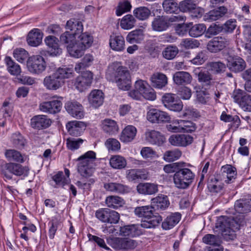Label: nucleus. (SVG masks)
Instances as JSON below:
<instances>
[{
    "instance_id": "nucleus-40",
    "label": "nucleus",
    "mask_w": 251,
    "mask_h": 251,
    "mask_svg": "<svg viewBox=\"0 0 251 251\" xmlns=\"http://www.w3.org/2000/svg\"><path fill=\"white\" fill-rule=\"evenodd\" d=\"M65 28L75 36L82 33L83 30L82 22L75 18L71 19L67 22Z\"/></svg>"
},
{
    "instance_id": "nucleus-51",
    "label": "nucleus",
    "mask_w": 251,
    "mask_h": 251,
    "mask_svg": "<svg viewBox=\"0 0 251 251\" xmlns=\"http://www.w3.org/2000/svg\"><path fill=\"white\" fill-rule=\"evenodd\" d=\"M84 49L86 50L89 48L94 41L93 36L87 32H82L79 34L76 40Z\"/></svg>"
},
{
    "instance_id": "nucleus-43",
    "label": "nucleus",
    "mask_w": 251,
    "mask_h": 251,
    "mask_svg": "<svg viewBox=\"0 0 251 251\" xmlns=\"http://www.w3.org/2000/svg\"><path fill=\"white\" fill-rule=\"evenodd\" d=\"M78 164L77 170L80 175L84 177H88L91 176L94 173V168L93 167V163L89 162H84V161H79Z\"/></svg>"
},
{
    "instance_id": "nucleus-18",
    "label": "nucleus",
    "mask_w": 251,
    "mask_h": 251,
    "mask_svg": "<svg viewBox=\"0 0 251 251\" xmlns=\"http://www.w3.org/2000/svg\"><path fill=\"white\" fill-rule=\"evenodd\" d=\"M51 120L45 115H35L30 119L31 127L36 130L47 129L51 126Z\"/></svg>"
},
{
    "instance_id": "nucleus-39",
    "label": "nucleus",
    "mask_w": 251,
    "mask_h": 251,
    "mask_svg": "<svg viewBox=\"0 0 251 251\" xmlns=\"http://www.w3.org/2000/svg\"><path fill=\"white\" fill-rule=\"evenodd\" d=\"M147 140L151 144L161 146L166 142L165 136L160 132L152 130L146 133Z\"/></svg>"
},
{
    "instance_id": "nucleus-11",
    "label": "nucleus",
    "mask_w": 251,
    "mask_h": 251,
    "mask_svg": "<svg viewBox=\"0 0 251 251\" xmlns=\"http://www.w3.org/2000/svg\"><path fill=\"white\" fill-rule=\"evenodd\" d=\"M96 217L102 223L116 224L120 220V214L107 208H100L95 212Z\"/></svg>"
},
{
    "instance_id": "nucleus-13",
    "label": "nucleus",
    "mask_w": 251,
    "mask_h": 251,
    "mask_svg": "<svg viewBox=\"0 0 251 251\" xmlns=\"http://www.w3.org/2000/svg\"><path fill=\"white\" fill-rule=\"evenodd\" d=\"M162 101L165 107L171 111L179 112L182 109V102L175 94H165L162 97Z\"/></svg>"
},
{
    "instance_id": "nucleus-37",
    "label": "nucleus",
    "mask_w": 251,
    "mask_h": 251,
    "mask_svg": "<svg viewBox=\"0 0 251 251\" xmlns=\"http://www.w3.org/2000/svg\"><path fill=\"white\" fill-rule=\"evenodd\" d=\"M109 46L111 49L116 51H123L125 49V41L121 35H112L110 36Z\"/></svg>"
},
{
    "instance_id": "nucleus-60",
    "label": "nucleus",
    "mask_w": 251,
    "mask_h": 251,
    "mask_svg": "<svg viewBox=\"0 0 251 251\" xmlns=\"http://www.w3.org/2000/svg\"><path fill=\"white\" fill-rule=\"evenodd\" d=\"M84 141L81 138L69 137L66 139V147L68 150L74 151L78 149Z\"/></svg>"
},
{
    "instance_id": "nucleus-56",
    "label": "nucleus",
    "mask_w": 251,
    "mask_h": 251,
    "mask_svg": "<svg viewBox=\"0 0 251 251\" xmlns=\"http://www.w3.org/2000/svg\"><path fill=\"white\" fill-rule=\"evenodd\" d=\"M133 15L138 20L144 21L147 20L151 15L150 10L147 7L140 6L134 9Z\"/></svg>"
},
{
    "instance_id": "nucleus-31",
    "label": "nucleus",
    "mask_w": 251,
    "mask_h": 251,
    "mask_svg": "<svg viewBox=\"0 0 251 251\" xmlns=\"http://www.w3.org/2000/svg\"><path fill=\"white\" fill-rule=\"evenodd\" d=\"M181 214L179 212L171 213L162 222V227L164 230H169L175 227L180 221Z\"/></svg>"
},
{
    "instance_id": "nucleus-32",
    "label": "nucleus",
    "mask_w": 251,
    "mask_h": 251,
    "mask_svg": "<svg viewBox=\"0 0 251 251\" xmlns=\"http://www.w3.org/2000/svg\"><path fill=\"white\" fill-rule=\"evenodd\" d=\"M58 39L53 36H48L46 37L45 42L50 48L49 52L52 56H56L62 53V49L58 45Z\"/></svg>"
},
{
    "instance_id": "nucleus-53",
    "label": "nucleus",
    "mask_w": 251,
    "mask_h": 251,
    "mask_svg": "<svg viewBox=\"0 0 251 251\" xmlns=\"http://www.w3.org/2000/svg\"><path fill=\"white\" fill-rule=\"evenodd\" d=\"M109 163L111 167L116 169H122L126 166V160L120 155H115L111 157Z\"/></svg>"
},
{
    "instance_id": "nucleus-29",
    "label": "nucleus",
    "mask_w": 251,
    "mask_h": 251,
    "mask_svg": "<svg viewBox=\"0 0 251 251\" xmlns=\"http://www.w3.org/2000/svg\"><path fill=\"white\" fill-rule=\"evenodd\" d=\"M104 99V93L99 89L92 90L88 96L90 104L95 108H98L101 106L103 103Z\"/></svg>"
},
{
    "instance_id": "nucleus-17",
    "label": "nucleus",
    "mask_w": 251,
    "mask_h": 251,
    "mask_svg": "<svg viewBox=\"0 0 251 251\" xmlns=\"http://www.w3.org/2000/svg\"><path fill=\"white\" fill-rule=\"evenodd\" d=\"M147 119L152 123L161 124L169 122L171 118L166 112L152 108L148 112Z\"/></svg>"
},
{
    "instance_id": "nucleus-23",
    "label": "nucleus",
    "mask_w": 251,
    "mask_h": 251,
    "mask_svg": "<svg viewBox=\"0 0 251 251\" xmlns=\"http://www.w3.org/2000/svg\"><path fill=\"white\" fill-rule=\"evenodd\" d=\"M103 188L106 191L122 195L128 194L131 190L129 186L116 182L104 183Z\"/></svg>"
},
{
    "instance_id": "nucleus-19",
    "label": "nucleus",
    "mask_w": 251,
    "mask_h": 251,
    "mask_svg": "<svg viewBox=\"0 0 251 251\" xmlns=\"http://www.w3.org/2000/svg\"><path fill=\"white\" fill-rule=\"evenodd\" d=\"M215 174L219 175L223 181L224 180L226 183H230L236 178L237 171L235 167L231 165L226 164L221 167L219 173Z\"/></svg>"
},
{
    "instance_id": "nucleus-7",
    "label": "nucleus",
    "mask_w": 251,
    "mask_h": 251,
    "mask_svg": "<svg viewBox=\"0 0 251 251\" xmlns=\"http://www.w3.org/2000/svg\"><path fill=\"white\" fill-rule=\"evenodd\" d=\"M108 243L114 250L122 251L133 250L138 245L137 241L124 236L110 238L108 240Z\"/></svg>"
},
{
    "instance_id": "nucleus-59",
    "label": "nucleus",
    "mask_w": 251,
    "mask_h": 251,
    "mask_svg": "<svg viewBox=\"0 0 251 251\" xmlns=\"http://www.w3.org/2000/svg\"><path fill=\"white\" fill-rule=\"evenodd\" d=\"M136 21L133 16L127 14L122 19L120 26L123 29H129L134 26Z\"/></svg>"
},
{
    "instance_id": "nucleus-38",
    "label": "nucleus",
    "mask_w": 251,
    "mask_h": 251,
    "mask_svg": "<svg viewBox=\"0 0 251 251\" xmlns=\"http://www.w3.org/2000/svg\"><path fill=\"white\" fill-rule=\"evenodd\" d=\"M174 83L177 85H185L190 84L192 80V77L187 72L178 71L173 75Z\"/></svg>"
},
{
    "instance_id": "nucleus-49",
    "label": "nucleus",
    "mask_w": 251,
    "mask_h": 251,
    "mask_svg": "<svg viewBox=\"0 0 251 251\" xmlns=\"http://www.w3.org/2000/svg\"><path fill=\"white\" fill-rule=\"evenodd\" d=\"M206 31V25L204 24H196L190 25L189 35L190 36L197 38L205 35Z\"/></svg>"
},
{
    "instance_id": "nucleus-41",
    "label": "nucleus",
    "mask_w": 251,
    "mask_h": 251,
    "mask_svg": "<svg viewBox=\"0 0 251 251\" xmlns=\"http://www.w3.org/2000/svg\"><path fill=\"white\" fill-rule=\"evenodd\" d=\"M235 210L241 214L251 212V199H241L234 203Z\"/></svg>"
},
{
    "instance_id": "nucleus-50",
    "label": "nucleus",
    "mask_w": 251,
    "mask_h": 251,
    "mask_svg": "<svg viewBox=\"0 0 251 251\" xmlns=\"http://www.w3.org/2000/svg\"><path fill=\"white\" fill-rule=\"evenodd\" d=\"M11 141L13 146L19 150L23 149L26 143V139L19 132L12 134Z\"/></svg>"
},
{
    "instance_id": "nucleus-24",
    "label": "nucleus",
    "mask_w": 251,
    "mask_h": 251,
    "mask_svg": "<svg viewBox=\"0 0 251 251\" xmlns=\"http://www.w3.org/2000/svg\"><path fill=\"white\" fill-rule=\"evenodd\" d=\"M149 174L145 169H133L127 170L126 171V178L130 182H138L143 180L148 179Z\"/></svg>"
},
{
    "instance_id": "nucleus-58",
    "label": "nucleus",
    "mask_w": 251,
    "mask_h": 251,
    "mask_svg": "<svg viewBox=\"0 0 251 251\" xmlns=\"http://www.w3.org/2000/svg\"><path fill=\"white\" fill-rule=\"evenodd\" d=\"M76 40V36L69 31H65L60 36V43L64 45L66 48L75 43Z\"/></svg>"
},
{
    "instance_id": "nucleus-21",
    "label": "nucleus",
    "mask_w": 251,
    "mask_h": 251,
    "mask_svg": "<svg viewBox=\"0 0 251 251\" xmlns=\"http://www.w3.org/2000/svg\"><path fill=\"white\" fill-rule=\"evenodd\" d=\"M231 12L225 6L217 7L206 13L204 16L205 20L214 21L224 17H229Z\"/></svg>"
},
{
    "instance_id": "nucleus-34",
    "label": "nucleus",
    "mask_w": 251,
    "mask_h": 251,
    "mask_svg": "<svg viewBox=\"0 0 251 251\" xmlns=\"http://www.w3.org/2000/svg\"><path fill=\"white\" fill-rule=\"evenodd\" d=\"M136 190L138 193L144 195H153L158 191L157 184L149 182L139 183L136 187Z\"/></svg>"
},
{
    "instance_id": "nucleus-1",
    "label": "nucleus",
    "mask_w": 251,
    "mask_h": 251,
    "mask_svg": "<svg viewBox=\"0 0 251 251\" xmlns=\"http://www.w3.org/2000/svg\"><path fill=\"white\" fill-rule=\"evenodd\" d=\"M134 212L137 217L144 219L142 220L140 226L145 228H154L162 221L161 216L154 211L151 204L137 206L135 208Z\"/></svg>"
},
{
    "instance_id": "nucleus-61",
    "label": "nucleus",
    "mask_w": 251,
    "mask_h": 251,
    "mask_svg": "<svg viewBox=\"0 0 251 251\" xmlns=\"http://www.w3.org/2000/svg\"><path fill=\"white\" fill-rule=\"evenodd\" d=\"M222 29L221 25H220L212 23L207 28L206 27L205 37L207 38H210L222 32Z\"/></svg>"
},
{
    "instance_id": "nucleus-57",
    "label": "nucleus",
    "mask_w": 251,
    "mask_h": 251,
    "mask_svg": "<svg viewBox=\"0 0 251 251\" xmlns=\"http://www.w3.org/2000/svg\"><path fill=\"white\" fill-rule=\"evenodd\" d=\"M182 152L178 149L170 150L165 151L163 154V159L168 162H173L178 159L181 156Z\"/></svg>"
},
{
    "instance_id": "nucleus-36",
    "label": "nucleus",
    "mask_w": 251,
    "mask_h": 251,
    "mask_svg": "<svg viewBox=\"0 0 251 251\" xmlns=\"http://www.w3.org/2000/svg\"><path fill=\"white\" fill-rule=\"evenodd\" d=\"M101 127L102 130L109 135L117 134L119 130L117 123L111 119H105L101 121Z\"/></svg>"
},
{
    "instance_id": "nucleus-64",
    "label": "nucleus",
    "mask_w": 251,
    "mask_h": 251,
    "mask_svg": "<svg viewBox=\"0 0 251 251\" xmlns=\"http://www.w3.org/2000/svg\"><path fill=\"white\" fill-rule=\"evenodd\" d=\"M93 61V55L90 53L86 54L81 59V61L77 64L75 69L77 70L78 68L79 70H81L87 68L92 64Z\"/></svg>"
},
{
    "instance_id": "nucleus-22",
    "label": "nucleus",
    "mask_w": 251,
    "mask_h": 251,
    "mask_svg": "<svg viewBox=\"0 0 251 251\" xmlns=\"http://www.w3.org/2000/svg\"><path fill=\"white\" fill-rule=\"evenodd\" d=\"M86 124L79 121H71L66 124V128L69 135L72 136L78 137L80 136L85 130Z\"/></svg>"
},
{
    "instance_id": "nucleus-45",
    "label": "nucleus",
    "mask_w": 251,
    "mask_h": 251,
    "mask_svg": "<svg viewBox=\"0 0 251 251\" xmlns=\"http://www.w3.org/2000/svg\"><path fill=\"white\" fill-rule=\"evenodd\" d=\"M151 80L152 86L158 89L165 87L168 82L166 75L162 73L153 74L151 77Z\"/></svg>"
},
{
    "instance_id": "nucleus-47",
    "label": "nucleus",
    "mask_w": 251,
    "mask_h": 251,
    "mask_svg": "<svg viewBox=\"0 0 251 251\" xmlns=\"http://www.w3.org/2000/svg\"><path fill=\"white\" fill-rule=\"evenodd\" d=\"M67 50L70 56L75 58L81 57L85 51L84 48L80 44H78V42L76 40L75 43L68 47Z\"/></svg>"
},
{
    "instance_id": "nucleus-5",
    "label": "nucleus",
    "mask_w": 251,
    "mask_h": 251,
    "mask_svg": "<svg viewBox=\"0 0 251 251\" xmlns=\"http://www.w3.org/2000/svg\"><path fill=\"white\" fill-rule=\"evenodd\" d=\"M21 164L15 162L5 163L1 168L2 175L8 180L12 179L13 175L17 176H27L29 172L28 167L24 166Z\"/></svg>"
},
{
    "instance_id": "nucleus-52",
    "label": "nucleus",
    "mask_w": 251,
    "mask_h": 251,
    "mask_svg": "<svg viewBox=\"0 0 251 251\" xmlns=\"http://www.w3.org/2000/svg\"><path fill=\"white\" fill-rule=\"evenodd\" d=\"M208 70L211 73L214 75L221 74L224 73L227 66L221 61L210 62L208 64Z\"/></svg>"
},
{
    "instance_id": "nucleus-20",
    "label": "nucleus",
    "mask_w": 251,
    "mask_h": 251,
    "mask_svg": "<svg viewBox=\"0 0 251 251\" xmlns=\"http://www.w3.org/2000/svg\"><path fill=\"white\" fill-rule=\"evenodd\" d=\"M229 44L227 39L222 36L214 37L207 45V50L211 52L217 53L223 50Z\"/></svg>"
},
{
    "instance_id": "nucleus-28",
    "label": "nucleus",
    "mask_w": 251,
    "mask_h": 251,
    "mask_svg": "<svg viewBox=\"0 0 251 251\" xmlns=\"http://www.w3.org/2000/svg\"><path fill=\"white\" fill-rule=\"evenodd\" d=\"M143 233L142 229L136 225H126L120 227V234L126 237H136Z\"/></svg>"
},
{
    "instance_id": "nucleus-46",
    "label": "nucleus",
    "mask_w": 251,
    "mask_h": 251,
    "mask_svg": "<svg viewBox=\"0 0 251 251\" xmlns=\"http://www.w3.org/2000/svg\"><path fill=\"white\" fill-rule=\"evenodd\" d=\"M144 39V31L142 29H138L130 32L127 35L126 39L130 44L141 43Z\"/></svg>"
},
{
    "instance_id": "nucleus-54",
    "label": "nucleus",
    "mask_w": 251,
    "mask_h": 251,
    "mask_svg": "<svg viewBox=\"0 0 251 251\" xmlns=\"http://www.w3.org/2000/svg\"><path fill=\"white\" fill-rule=\"evenodd\" d=\"M162 6L167 13H177L179 12V4L174 0H164Z\"/></svg>"
},
{
    "instance_id": "nucleus-8",
    "label": "nucleus",
    "mask_w": 251,
    "mask_h": 251,
    "mask_svg": "<svg viewBox=\"0 0 251 251\" xmlns=\"http://www.w3.org/2000/svg\"><path fill=\"white\" fill-rule=\"evenodd\" d=\"M186 17L181 16H173L168 17L165 16H158L153 19L151 27L154 31L161 32L166 30L172 23L177 21H184Z\"/></svg>"
},
{
    "instance_id": "nucleus-42",
    "label": "nucleus",
    "mask_w": 251,
    "mask_h": 251,
    "mask_svg": "<svg viewBox=\"0 0 251 251\" xmlns=\"http://www.w3.org/2000/svg\"><path fill=\"white\" fill-rule=\"evenodd\" d=\"M4 155L9 162L23 163L25 161L24 155L15 149L6 150Z\"/></svg>"
},
{
    "instance_id": "nucleus-9",
    "label": "nucleus",
    "mask_w": 251,
    "mask_h": 251,
    "mask_svg": "<svg viewBox=\"0 0 251 251\" xmlns=\"http://www.w3.org/2000/svg\"><path fill=\"white\" fill-rule=\"evenodd\" d=\"M114 81L119 89L128 90L131 87V76L129 71L123 66L119 67L116 71Z\"/></svg>"
},
{
    "instance_id": "nucleus-12",
    "label": "nucleus",
    "mask_w": 251,
    "mask_h": 251,
    "mask_svg": "<svg viewBox=\"0 0 251 251\" xmlns=\"http://www.w3.org/2000/svg\"><path fill=\"white\" fill-rule=\"evenodd\" d=\"M193 73L197 78L198 81L202 87L209 89L214 85L215 79L208 69H201V68H198L194 70Z\"/></svg>"
},
{
    "instance_id": "nucleus-27",
    "label": "nucleus",
    "mask_w": 251,
    "mask_h": 251,
    "mask_svg": "<svg viewBox=\"0 0 251 251\" xmlns=\"http://www.w3.org/2000/svg\"><path fill=\"white\" fill-rule=\"evenodd\" d=\"M224 188V184L220 176L214 174L209 176L207 188L209 191L213 194H217L221 192Z\"/></svg>"
},
{
    "instance_id": "nucleus-6",
    "label": "nucleus",
    "mask_w": 251,
    "mask_h": 251,
    "mask_svg": "<svg viewBox=\"0 0 251 251\" xmlns=\"http://www.w3.org/2000/svg\"><path fill=\"white\" fill-rule=\"evenodd\" d=\"M194 178V173L190 169L183 167L174 175V182L178 188L185 189L191 185Z\"/></svg>"
},
{
    "instance_id": "nucleus-35",
    "label": "nucleus",
    "mask_w": 251,
    "mask_h": 251,
    "mask_svg": "<svg viewBox=\"0 0 251 251\" xmlns=\"http://www.w3.org/2000/svg\"><path fill=\"white\" fill-rule=\"evenodd\" d=\"M43 33L38 28H33L28 33L26 41L31 47H37L41 44L43 38Z\"/></svg>"
},
{
    "instance_id": "nucleus-44",
    "label": "nucleus",
    "mask_w": 251,
    "mask_h": 251,
    "mask_svg": "<svg viewBox=\"0 0 251 251\" xmlns=\"http://www.w3.org/2000/svg\"><path fill=\"white\" fill-rule=\"evenodd\" d=\"M4 61L7 67V70L11 75L17 76L21 74L20 66L16 63L11 57L5 56Z\"/></svg>"
},
{
    "instance_id": "nucleus-10",
    "label": "nucleus",
    "mask_w": 251,
    "mask_h": 251,
    "mask_svg": "<svg viewBox=\"0 0 251 251\" xmlns=\"http://www.w3.org/2000/svg\"><path fill=\"white\" fill-rule=\"evenodd\" d=\"M26 66L28 71L31 74L40 75L45 71L47 63L42 56L33 55L28 58Z\"/></svg>"
},
{
    "instance_id": "nucleus-16",
    "label": "nucleus",
    "mask_w": 251,
    "mask_h": 251,
    "mask_svg": "<svg viewBox=\"0 0 251 251\" xmlns=\"http://www.w3.org/2000/svg\"><path fill=\"white\" fill-rule=\"evenodd\" d=\"M62 106V102L60 100H52L41 102L39 105V109L44 113L55 114L61 111Z\"/></svg>"
},
{
    "instance_id": "nucleus-3",
    "label": "nucleus",
    "mask_w": 251,
    "mask_h": 251,
    "mask_svg": "<svg viewBox=\"0 0 251 251\" xmlns=\"http://www.w3.org/2000/svg\"><path fill=\"white\" fill-rule=\"evenodd\" d=\"M216 227L222 231L224 240L228 241L236 238L235 231L239 229V225L232 217L221 216L216 223Z\"/></svg>"
},
{
    "instance_id": "nucleus-30",
    "label": "nucleus",
    "mask_w": 251,
    "mask_h": 251,
    "mask_svg": "<svg viewBox=\"0 0 251 251\" xmlns=\"http://www.w3.org/2000/svg\"><path fill=\"white\" fill-rule=\"evenodd\" d=\"M137 132V129L134 126L127 125L122 130L119 139L126 144L131 142L135 139Z\"/></svg>"
},
{
    "instance_id": "nucleus-55",
    "label": "nucleus",
    "mask_w": 251,
    "mask_h": 251,
    "mask_svg": "<svg viewBox=\"0 0 251 251\" xmlns=\"http://www.w3.org/2000/svg\"><path fill=\"white\" fill-rule=\"evenodd\" d=\"M52 180L55 182L54 188L64 187L69 183V180L66 178L62 171H58L55 175L51 176Z\"/></svg>"
},
{
    "instance_id": "nucleus-48",
    "label": "nucleus",
    "mask_w": 251,
    "mask_h": 251,
    "mask_svg": "<svg viewBox=\"0 0 251 251\" xmlns=\"http://www.w3.org/2000/svg\"><path fill=\"white\" fill-rule=\"evenodd\" d=\"M105 202L108 207L113 209H117L125 204L124 200L118 196H109L106 197Z\"/></svg>"
},
{
    "instance_id": "nucleus-2",
    "label": "nucleus",
    "mask_w": 251,
    "mask_h": 251,
    "mask_svg": "<svg viewBox=\"0 0 251 251\" xmlns=\"http://www.w3.org/2000/svg\"><path fill=\"white\" fill-rule=\"evenodd\" d=\"M73 70L70 68H59L52 74L46 76L43 80V84L49 90L55 91L64 84V80L72 76Z\"/></svg>"
},
{
    "instance_id": "nucleus-26",
    "label": "nucleus",
    "mask_w": 251,
    "mask_h": 251,
    "mask_svg": "<svg viewBox=\"0 0 251 251\" xmlns=\"http://www.w3.org/2000/svg\"><path fill=\"white\" fill-rule=\"evenodd\" d=\"M67 112L73 117L81 119L83 117V107L76 101H68L65 105Z\"/></svg>"
},
{
    "instance_id": "nucleus-4",
    "label": "nucleus",
    "mask_w": 251,
    "mask_h": 251,
    "mask_svg": "<svg viewBox=\"0 0 251 251\" xmlns=\"http://www.w3.org/2000/svg\"><path fill=\"white\" fill-rule=\"evenodd\" d=\"M128 95L132 99L140 100L141 96L145 99L153 100L156 95L154 90L149 85L146 81L137 80L134 84V88L128 93Z\"/></svg>"
},
{
    "instance_id": "nucleus-14",
    "label": "nucleus",
    "mask_w": 251,
    "mask_h": 251,
    "mask_svg": "<svg viewBox=\"0 0 251 251\" xmlns=\"http://www.w3.org/2000/svg\"><path fill=\"white\" fill-rule=\"evenodd\" d=\"M226 66L228 69L235 73L243 72L247 66L246 61L237 55H229L226 58Z\"/></svg>"
},
{
    "instance_id": "nucleus-62",
    "label": "nucleus",
    "mask_w": 251,
    "mask_h": 251,
    "mask_svg": "<svg viewBox=\"0 0 251 251\" xmlns=\"http://www.w3.org/2000/svg\"><path fill=\"white\" fill-rule=\"evenodd\" d=\"M178 53V49L175 46H168L162 51L164 58L168 60L174 59Z\"/></svg>"
},
{
    "instance_id": "nucleus-15",
    "label": "nucleus",
    "mask_w": 251,
    "mask_h": 251,
    "mask_svg": "<svg viewBox=\"0 0 251 251\" xmlns=\"http://www.w3.org/2000/svg\"><path fill=\"white\" fill-rule=\"evenodd\" d=\"M93 79V75L91 72H83L75 78L74 85L79 91L82 92L91 86Z\"/></svg>"
},
{
    "instance_id": "nucleus-63",
    "label": "nucleus",
    "mask_w": 251,
    "mask_h": 251,
    "mask_svg": "<svg viewBox=\"0 0 251 251\" xmlns=\"http://www.w3.org/2000/svg\"><path fill=\"white\" fill-rule=\"evenodd\" d=\"M131 7L130 2L127 0L120 1L116 8V15L120 16L124 13L129 12Z\"/></svg>"
},
{
    "instance_id": "nucleus-33",
    "label": "nucleus",
    "mask_w": 251,
    "mask_h": 251,
    "mask_svg": "<svg viewBox=\"0 0 251 251\" xmlns=\"http://www.w3.org/2000/svg\"><path fill=\"white\" fill-rule=\"evenodd\" d=\"M151 205L155 212V210H165L170 205V202L167 196L159 194L151 200Z\"/></svg>"
},
{
    "instance_id": "nucleus-25",
    "label": "nucleus",
    "mask_w": 251,
    "mask_h": 251,
    "mask_svg": "<svg viewBox=\"0 0 251 251\" xmlns=\"http://www.w3.org/2000/svg\"><path fill=\"white\" fill-rule=\"evenodd\" d=\"M193 137L189 135L173 134L169 138V143L176 147H186L193 142Z\"/></svg>"
}]
</instances>
